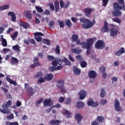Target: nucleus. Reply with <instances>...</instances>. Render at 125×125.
I'll return each instance as SVG.
<instances>
[{
  "instance_id": "f257e3e1",
  "label": "nucleus",
  "mask_w": 125,
  "mask_h": 125,
  "mask_svg": "<svg viewBox=\"0 0 125 125\" xmlns=\"http://www.w3.org/2000/svg\"><path fill=\"white\" fill-rule=\"evenodd\" d=\"M95 42H96V38L94 37L93 38H90L86 40L85 42H82L81 43V45L82 48L87 49L86 53L87 55H89L90 52H91V46L93 45Z\"/></svg>"
},
{
  "instance_id": "f03ea898",
  "label": "nucleus",
  "mask_w": 125,
  "mask_h": 125,
  "mask_svg": "<svg viewBox=\"0 0 125 125\" xmlns=\"http://www.w3.org/2000/svg\"><path fill=\"white\" fill-rule=\"evenodd\" d=\"M113 6L114 7V9L116 11H114L112 12V15L115 17H119L120 16H122V12L120 10H124L125 11V5L123 6H121L120 4L118 2H115L113 4Z\"/></svg>"
},
{
  "instance_id": "7ed1b4c3",
  "label": "nucleus",
  "mask_w": 125,
  "mask_h": 125,
  "mask_svg": "<svg viewBox=\"0 0 125 125\" xmlns=\"http://www.w3.org/2000/svg\"><path fill=\"white\" fill-rule=\"evenodd\" d=\"M80 20L81 23H83L82 24L83 29H90L92 28L93 24H95V20H93V22L87 19L81 18Z\"/></svg>"
},
{
  "instance_id": "20e7f679",
  "label": "nucleus",
  "mask_w": 125,
  "mask_h": 125,
  "mask_svg": "<svg viewBox=\"0 0 125 125\" xmlns=\"http://www.w3.org/2000/svg\"><path fill=\"white\" fill-rule=\"evenodd\" d=\"M12 104V102L9 100L6 103L3 104L2 105V108H0V112L2 113V114H9L10 113L9 109H8V107Z\"/></svg>"
},
{
  "instance_id": "39448f33",
  "label": "nucleus",
  "mask_w": 125,
  "mask_h": 125,
  "mask_svg": "<svg viewBox=\"0 0 125 125\" xmlns=\"http://www.w3.org/2000/svg\"><path fill=\"white\" fill-rule=\"evenodd\" d=\"M57 83H58L57 87H58L60 90L63 93H66V88H65L64 86V81L63 80H59L57 81Z\"/></svg>"
},
{
  "instance_id": "423d86ee",
  "label": "nucleus",
  "mask_w": 125,
  "mask_h": 125,
  "mask_svg": "<svg viewBox=\"0 0 125 125\" xmlns=\"http://www.w3.org/2000/svg\"><path fill=\"white\" fill-rule=\"evenodd\" d=\"M119 30H120V27L117 25H115L112 28L110 29V36L112 38L114 37H117L118 36V33H119Z\"/></svg>"
},
{
  "instance_id": "0eeeda50",
  "label": "nucleus",
  "mask_w": 125,
  "mask_h": 125,
  "mask_svg": "<svg viewBox=\"0 0 125 125\" xmlns=\"http://www.w3.org/2000/svg\"><path fill=\"white\" fill-rule=\"evenodd\" d=\"M88 76L90 79V82L93 83L94 80H95L97 77V73L95 71L91 70L88 72Z\"/></svg>"
},
{
  "instance_id": "6e6552de",
  "label": "nucleus",
  "mask_w": 125,
  "mask_h": 125,
  "mask_svg": "<svg viewBox=\"0 0 125 125\" xmlns=\"http://www.w3.org/2000/svg\"><path fill=\"white\" fill-rule=\"evenodd\" d=\"M95 47L97 49H103L105 47V43L103 41L98 40L95 44Z\"/></svg>"
},
{
  "instance_id": "1a4fd4ad",
  "label": "nucleus",
  "mask_w": 125,
  "mask_h": 125,
  "mask_svg": "<svg viewBox=\"0 0 125 125\" xmlns=\"http://www.w3.org/2000/svg\"><path fill=\"white\" fill-rule=\"evenodd\" d=\"M34 36L35 37V39L37 42H40L42 41V38L41 37H43V34L42 32H36L34 33Z\"/></svg>"
},
{
  "instance_id": "9d476101",
  "label": "nucleus",
  "mask_w": 125,
  "mask_h": 125,
  "mask_svg": "<svg viewBox=\"0 0 125 125\" xmlns=\"http://www.w3.org/2000/svg\"><path fill=\"white\" fill-rule=\"evenodd\" d=\"M94 11V9L86 8L84 9V13L87 17H91V13Z\"/></svg>"
},
{
  "instance_id": "9b49d317",
  "label": "nucleus",
  "mask_w": 125,
  "mask_h": 125,
  "mask_svg": "<svg viewBox=\"0 0 125 125\" xmlns=\"http://www.w3.org/2000/svg\"><path fill=\"white\" fill-rule=\"evenodd\" d=\"M83 116L81 114V113H76L75 115V118L77 122V124L79 125H82V120H83Z\"/></svg>"
},
{
  "instance_id": "f8f14e48",
  "label": "nucleus",
  "mask_w": 125,
  "mask_h": 125,
  "mask_svg": "<svg viewBox=\"0 0 125 125\" xmlns=\"http://www.w3.org/2000/svg\"><path fill=\"white\" fill-rule=\"evenodd\" d=\"M114 108L117 112H120L122 110V107H121V104H120V102L119 100L116 99L115 100V102L114 104Z\"/></svg>"
},
{
  "instance_id": "ddd939ff",
  "label": "nucleus",
  "mask_w": 125,
  "mask_h": 125,
  "mask_svg": "<svg viewBox=\"0 0 125 125\" xmlns=\"http://www.w3.org/2000/svg\"><path fill=\"white\" fill-rule=\"evenodd\" d=\"M72 40L73 42H76L78 45H81V40L79 39V36L77 34H73L72 35Z\"/></svg>"
},
{
  "instance_id": "4468645a",
  "label": "nucleus",
  "mask_w": 125,
  "mask_h": 125,
  "mask_svg": "<svg viewBox=\"0 0 125 125\" xmlns=\"http://www.w3.org/2000/svg\"><path fill=\"white\" fill-rule=\"evenodd\" d=\"M24 15L26 17V18L28 19V20H32L33 16L32 15V13H31V11L30 10H26L24 11Z\"/></svg>"
},
{
  "instance_id": "2eb2a0df",
  "label": "nucleus",
  "mask_w": 125,
  "mask_h": 125,
  "mask_svg": "<svg viewBox=\"0 0 125 125\" xmlns=\"http://www.w3.org/2000/svg\"><path fill=\"white\" fill-rule=\"evenodd\" d=\"M51 64L53 66L55 67H57V65H62V60L59 59L54 60L52 62Z\"/></svg>"
},
{
  "instance_id": "dca6fc26",
  "label": "nucleus",
  "mask_w": 125,
  "mask_h": 125,
  "mask_svg": "<svg viewBox=\"0 0 125 125\" xmlns=\"http://www.w3.org/2000/svg\"><path fill=\"white\" fill-rule=\"evenodd\" d=\"M79 95H80V100H83V99H84L86 96V92L85 91L83 90H81L78 93Z\"/></svg>"
},
{
  "instance_id": "f3484780",
  "label": "nucleus",
  "mask_w": 125,
  "mask_h": 125,
  "mask_svg": "<svg viewBox=\"0 0 125 125\" xmlns=\"http://www.w3.org/2000/svg\"><path fill=\"white\" fill-rule=\"evenodd\" d=\"M101 32L102 33H106V32H109V28H108V22L106 21L104 22V25L101 29Z\"/></svg>"
},
{
  "instance_id": "a211bd4d",
  "label": "nucleus",
  "mask_w": 125,
  "mask_h": 125,
  "mask_svg": "<svg viewBox=\"0 0 125 125\" xmlns=\"http://www.w3.org/2000/svg\"><path fill=\"white\" fill-rule=\"evenodd\" d=\"M8 16L11 17V21L12 22H16V14L13 12H9L8 13Z\"/></svg>"
},
{
  "instance_id": "6ab92c4d",
  "label": "nucleus",
  "mask_w": 125,
  "mask_h": 125,
  "mask_svg": "<svg viewBox=\"0 0 125 125\" xmlns=\"http://www.w3.org/2000/svg\"><path fill=\"white\" fill-rule=\"evenodd\" d=\"M73 71L74 75L79 76L81 75V69H79L77 66H74L73 68Z\"/></svg>"
},
{
  "instance_id": "aec40b11",
  "label": "nucleus",
  "mask_w": 125,
  "mask_h": 125,
  "mask_svg": "<svg viewBox=\"0 0 125 125\" xmlns=\"http://www.w3.org/2000/svg\"><path fill=\"white\" fill-rule=\"evenodd\" d=\"M87 104L88 106H92V107H96L97 106H98V103H94L92 99H90L89 100L88 102H87Z\"/></svg>"
},
{
  "instance_id": "412c9836",
  "label": "nucleus",
  "mask_w": 125,
  "mask_h": 125,
  "mask_svg": "<svg viewBox=\"0 0 125 125\" xmlns=\"http://www.w3.org/2000/svg\"><path fill=\"white\" fill-rule=\"evenodd\" d=\"M44 79L48 82H50L53 79V75L52 73L46 74L44 76Z\"/></svg>"
},
{
  "instance_id": "4be33fe9",
  "label": "nucleus",
  "mask_w": 125,
  "mask_h": 125,
  "mask_svg": "<svg viewBox=\"0 0 125 125\" xmlns=\"http://www.w3.org/2000/svg\"><path fill=\"white\" fill-rule=\"evenodd\" d=\"M123 53H125V48H124V47H121L119 51H117L115 52V55L120 56V55H122Z\"/></svg>"
},
{
  "instance_id": "5701e85b",
  "label": "nucleus",
  "mask_w": 125,
  "mask_h": 125,
  "mask_svg": "<svg viewBox=\"0 0 125 125\" xmlns=\"http://www.w3.org/2000/svg\"><path fill=\"white\" fill-rule=\"evenodd\" d=\"M43 104L44 106H51V99H45L43 101Z\"/></svg>"
},
{
  "instance_id": "b1692460",
  "label": "nucleus",
  "mask_w": 125,
  "mask_h": 125,
  "mask_svg": "<svg viewBox=\"0 0 125 125\" xmlns=\"http://www.w3.org/2000/svg\"><path fill=\"white\" fill-rule=\"evenodd\" d=\"M60 123H61V121L52 120L49 121V124L50 125H59Z\"/></svg>"
},
{
  "instance_id": "393cba45",
  "label": "nucleus",
  "mask_w": 125,
  "mask_h": 125,
  "mask_svg": "<svg viewBox=\"0 0 125 125\" xmlns=\"http://www.w3.org/2000/svg\"><path fill=\"white\" fill-rule=\"evenodd\" d=\"M20 26H21V27H23V28H24V29H28L30 25L29 24V23H28V22L20 21Z\"/></svg>"
},
{
  "instance_id": "a878e982",
  "label": "nucleus",
  "mask_w": 125,
  "mask_h": 125,
  "mask_svg": "<svg viewBox=\"0 0 125 125\" xmlns=\"http://www.w3.org/2000/svg\"><path fill=\"white\" fill-rule=\"evenodd\" d=\"M70 51L71 52H72V53H75V54H81V53H82V50L76 48L71 49Z\"/></svg>"
},
{
  "instance_id": "bb28decb",
  "label": "nucleus",
  "mask_w": 125,
  "mask_h": 125,
  "mask_svg": "<svg viewBox=\"0 0 125 125\" xmlns=\"http://www.w3.org/2000/svg\"><path fill=\"white\" fill-rule=\"evenodd\" d=\"M19 62V61L17 58L13 57H11V64L12 65H15L16 64L18 63Z\"/></svg>"
},
{
  "instance_id": "cd10ccee",
  "label": "nucleus",
  "mask_w": 125,
  "mask_h": 125,
  "mask_svg": "<svg viewBox=\"0 0 125 125\" xmlns=\"http://www.w3.org/2000/svg\"><path fill=\"white\" fill-rule=\"evenodd\" d=\"M62 114L63 115H67V118L68 119H69V118H72V116H71L72 113L70 111H69L67 110L64 109L62 111Z\"/></svg>"
},
{
  "instance_id": "c85d7f7f",
  "label": "nucleus",
  "mask_w": 125,
  "mask_h": 125,
  "mask_svg": "<svg viewBox=\"0 0 125 125\" xmlns=\"http://www.w3.org/2000/svg\"><path fill=\"white\" fill-rule=\"evenodd\" d=\"M54 5L55 7V11L56 12H59L60 7H59V1L58 0H56L54 1Z\"/></svg>"
},
{
  "instance_id": "c756f323",
  "label": "nucleus",
  "mask_w": 125,
  "mask_h": 125,
  "mask_svg": "<svg viewBox=\"0 0 125 125\" xmlns=\"http://www.w3.org/2000/svg\"><path fill=\"white\" fill-rule=\"evenodd\" d=\"M64 62L65 65H67L68 66H71L72 64L71 63V62H70L68 59L66 58H64L63 60H62V62Z\"/></svg>"
},
{
  "instance_id": "7c9ffc66",
  "label": "nucleus",
  "mask_w": 125,
  "mask_h": 125,
  "mask_svg": "<svg viewBox=\"0 0 125 125\" xmlns=\"http://www.w3.org/2000/svg\"><path fill=\"white\" fill-rule=\"evenodd\" d=\"M84 106V104L82 102H79L76 104V107L78 109H82Z\"/></svg>"
},
{
  "instance_id": "2f4dec72",
  "label": "nucleus",
  "mask_w": 125,
  "mask_h": 125,
  "mask_svg": "<svg viewBox=\"0 0 125 125\" xmlns=\"http://www.w3.org/2000/svg\"><path fill=\"white\" fill-rule=\"evenodd\" d=\"M26 90H27L28 93L31 96H32V95H34V94H35V92H34V89H33V88H32L31 87H30V88H28Z\"/></svg>"
},
{
  "instance_id": "473e14b6",
  "label": "nucleus",
  "mask_w": 125,
  "mask_h": 125,
  "mask_svg": "<svg viewBox=\"0 0 125 125\" xmlns=\"http://www.w3.org/2000/svg\"><path fill=\"white\" fill-rule=\"evenodd\" d=\"M64 22L66 26H67L68 28H71V27H72V23L71 22V21H70V20L67 19L64 21Z\"/></svg>"
},
{
  "instance_id": "72a5a7b5",
  "label": "nucleus",
  "mask_w": 125,
  "mask_h": 125,
  "mask_svg": "<svg viewBox=\"0 0 125 125\" xmlns=\"http://www.w3.org/2000/svg\"><path fill=\"white\" fill-rule=\"evenodd\" d=\"M97 120L99 123H103L104 121L105 120V118L103 116H98L97 118Z\"/></svg>"
},
{
  "instance_id": "f704fd0d",
  "label": "nucleus",
  "mask_w": 125,
  "mask_h": 125,
  "mask_svg": "<svg viewBox=\"0 0 125 125\" xmlns=\"http://www.w3.org/2000/svg\"><path fill=\"white\" fill-rule=\"evenodd\" d=\"M55 52L57 53L58 55H60V46L59 45H57L55 49Z\"/></svg>"
},
{
  "instance_id": "c9c22d12",
  "label": "nucleus",
  "mask_w": 125,
  "mask_h": 125,
  "mask_svg": "<svg viewBox=\"0 0 125 125\" xmlns=\"http://www.w3.org/2000/svg\"><path fill=\"white\" fill-rule=\"evenodd\" d=\"M100 96L102 98H104L106 96V93L105 92V90L104 89L102 88L101 89Z\"/></svg>"
},
{
  "instance_id": "e433bc0d",
  "label": "nucleus",
  "mask_w": 125,
  "mask_h": 125,
  "mask_svg": "<svg viewBox=\"0 0 125 125\" xmlns=\"http://www.w3.org/2000/svg\"><path fill=\"white\" fill-rule=\"evenodd\" d=\"M12 49L14 51H18L19 52L20 51V47H19V45L17 44L12 47Z\"/></svg>"
},
{
  "instance_id": "4c0bfd02",
  "label": "nucleus",
  "mask_w": 125,
  "mask_h": 125,
  "mask_svg": "<svg viewBox=\"0 0 125 125\" xmlns=\"http://www.w3.org/2000/svg\"><path fill=\"white\" fill-rule=\"evenodd\" d=\"M42 42L44 44H46V45H50V41L48 39H43Z\"/></svg>"
},
{
  "instance_id": "58836bf2",
  "label": "nucleus",
  "mask_w": 125,
  "mask_h": 125,
  "mask_svg": "<svg viewBox=\"0 0 125 125\" xmlns=\"http://www.w3.org/2000/svg\"><path fill=\"white\" fill-rule=\"evenodd\" d=\"M1 44L2 46H4V47L7 46V42L6 41V40L4 38H2Z\"/></svg>"
},
{
  "instance_id": "ea45409f",
  "label": "nucleus",
  "mask_w": 125,
  "mask_h": 125,
  "mask_svg": "<svg viewBox=\"0 0 125 125\" xmlns=\"http://www.w3.org/2000/svg\"><path fill=\"white\" fill-rule=\"evenodd\" d=\"M35 8L39 13H42L43 12V9L39 6H36Z\"/></svg>"
},
{
  "instance_id": "a19ab883",
  "label": "nucleus",
  "mask_w": 125,
  "mask_h": 125,
  "mask_svg": "<svg viewBox=\"0 0 125 125\" xmlns=\"http://www.w3.org/2000/svg\"><path fill=\"white\" fill-rule=\"evenodd\" d=\"M17 36H18V32L16 31L11 36V38L12 39L13 41H15V40H16V38L17 37Z\"/></svg>"
},
{
  "instance_id": "79ce46f5",
  "label": "nucleus",
  "mask_w": 125,
  "mask_h": 125,
  "mask_svg": "<svg viewBox=\"0 0 125 125\" xmlns=\"http://www.w3.org/2000/svg\"><path fill=\"white\" fill-rule=\"evenodd\" d=\"M70 4H71V3L69 1H67L65 2L64 4L63 5V8L65 9H67L68 8V7L70 6Z\"/></svg>"
},
{
  "instance_id": "37998d69",
  "label": "nucleus",
  "mask_w": 125,
  "mask_h": 125,
  "mask_svg": "<svg viewBox=\"0 0 125 125\" xmlns=\"http://www.w3.org/2000/svg\"><path fill=\"white\" fill-rule=\"evenodd\" d=\"M58 22L60 25V28H64V27H65V23H64L63 21L58 20Z\"/></svg>"
},
{
  "instance_id": "c03bdc74",
  "label": "nucleus",
  "mask_w": 125,
  "mask_h": 125,
  "mask_svg": "<svg viewBox=\"0 0 125 125\" xmlns=\"http://www.w3.org/2000/svg\"><path fill=\"white\" fill-rule=\"evenodd\" d=\"M6 125H19V124L17 122H7L6 123Z\"/></svg>"
},
{
  "instance_id": "a18cd8bd",
  "label": "nucleus",
  "mask_w": 125,
  "mask_h": 125,
  "mask_svg": "<svg viewBox=\"0 0 125 125\" xmlns=\"http://www.w3.org/2000/svg\"><path fill=\"white\" fill-rule=\"evenodd\" d=\"M71 102H72L71 98H68L65 100L64 104H65V105H69V104H71Z\"/></svg>"
},
{
  "instance_id": "49530a36",
  "label": "nucleus",
  "mask_w": 125,
  "mask_h": 125,
  "mask_svg": "<svg viewBox=\"0 0 125 125\" xmlns=\"http://www.w3.org/2000/svg\"><path fill=\"white\" fill-rule=\"evenodd\" d=\"M80 65L82 68H85L87 65V63L84 61H82L80 62Z\"/></svg>"
},
{
  "instance_id": "de8ad7c7",
  "label": "nucleus",
  "mask_w": 125,
  "mask_h": 125,
  "mask_svg": "<svg viewBox=\"0 0 125 125\" xmlns=\"http://www.w3.org/2000/svg\"><path fill=\"white\" fill-rule=\"evenodd\" d=\"M45 81V80H44V78L41 77L38 81L37 83H38V84H40V83H44Z\"/></svg>"
},
{
  "instance_id": "09e8293b",
  "label": "nucleus",
  "mask_w": 125,
  "mask_h": 125,
  "mask_svg": "<svg viewBox=\"0 0 125 125\" xmlns=\"http://www.w3.org/2000/svg\"><path fill=\"white\" fill-rule=\"evenodd\" d=\"M9 6L7 5H4L0 7V10H4L5 9H8Z\"/></svg>"
},
{
  "instance_id": "8fccbe9b",
  "label": "nucleus",
  "mask_w": 125,
  "mask_h": 125,
  "mask_svg": "<svg viewBox=\"0 0 125 125\" xmlns=\"http://www.w3.org/2000/svg\"><path fill=\"white\" fill-rule=\"evenodd\" d=\"M112 20L113 22H116V23H118L119 24L121 23V22H122V21L118 18L112 19Z\"/></svg>"
},
{
  "instance_id": "3c124183",
  "label": "nucleus",
  "mask_w": 125,
  "mask_h": 125,
  "mask_svg": "<svg viewBox=\"0 0 125 125\" xmlns=\"http://www.w3.org/2000/svg\"><path fill=\"white\" fill-rule=\"evenodd\" d=\"M47 59L50 60V61H54V60H56V59H55V57L49 55L47 56Z\"/></svg>"
},
{
  "instance_id": "603ef678",
  "label": "nucleus",
  "mask_w": 125,
  "mask_h": 125,
  "mask_svg": "<svg viewBox=\"0 0 125 125\" xmlns=\"http://www.w3.org/2000/svg\"><path fill=\"white\" fill-rule=\"evenodd\" d=\"M103 1V6H107V4H108V2L109 0H102Z\"/></svg>"
},
{
  "instance_id": "864d4df0",
  "label": "nucleus",
  "mask_w": 125,
  "mask_h": 125,
  "mask_svg": "<svg viewBox=\"0 0 125 125\" xmlns=\"http://www.w3.org/2000/svg\"><path fill=\"white\" fill-rule=\"evenodd\" d=\"M43 76V73L42 72V71L38 72L37 73V77L38 78H42V77Z\"/></svg>"
},
{
  "instance_id": "5fc2aeb1",
  "label": "nucleus",
  "mask_w": 125,
  "mask_h": 125,
  "mask_svg": "<svg viewBox=\"0 0 125 125\" xmlns=\"http://www.w3.org/2000/svg\"><path fill=\"white\" fill-rule=\"evenodd\" d=\"M100 70L101 73H104V72L106 71V67L104 66H101L100 68Z\"/></svg>"
},
{
  "instance_id": "6e6d98bb",
  "label": "nucleus",
  "mask_w": 125,
  "mask_h": 125,
  "mask_svg": "<svg viewBox=\"0 0 125 125\" xmlns=\"http://www.w3.org/2000/svg\"><path fill=\"white\" fill-rule=\"evenodd\" d=\"M65 101V98L63 97H60L59 98V102L60 103H63Z\"/></svg>"
},
{
  "instance_id": "4d7b16f0",
  "label": "nucleus",
  "mask_w": 125,
  "mask_h": 125,
  "mask_svg": "<svg viewBox=\"0 0 125 125\" xmlns=\"http://www.w3.org/2000/svg\"><path fill=\"white\" fill-rule=\"evenodd\" d=\"M42 101H43V100H42V99H41L40 100H38L36 103V106H39V105L41 104V103H42Z\"/></svg>"
},
{
  "instance_id": "13d9d810",
  "label": "nucleus",
  "mask_w": 125,
  "mask_h": 125,
  "mask_svg": "<svg viewBox=\"0 0 125 125\" xmlns=\"http://www.w3.org/2000/svg\"><path fill=\"white\" fill-rule=\"evenodd\" d=\"M106 103H107V100L105 99H102L100 101V104H101V105H105Z\"/></svg>"
},
{
  "instance_id": "bf43d9fd",
  "label": "nucleus",
  "mask_w": 125,
  "mask_h": 125,
  "mask_svg": "<svg viewBox=\"0 0 125 125\" xmlns=\"http://www.w3.org/2000/svg\"><path fill=\"white\" fill-rule=\"evenodd\" d=\"M1 89L3 90V92L5 93V94H7L8 93V90L5 87H1Z\"/></svg>"
},
{
  "instance_id": "052dcab7",
  "label": "nucleus",
  "mask_w": 125,
  "mask_h": 125,
  "mask_svg": "<svg viewBox=\"0 0 125 125\" xmlns=\"http://www.w3.org/2000/svg\"><path fill=\"white\" fill-rule=\"evenodd\" d=\"M54 26V21H50L49 23V27L52 28Z\"/></svg>"
},
{
  "instance_id": "680f3d73",
  "label": "nucleus",
  "mask_w": 125,
  "mask_h": 125,
  "mask_svg": "<svg viewBox=\"0 0 125 125\" xmlns=\"http://www.w3.org/2000/svg\"><path fill=\"white\" fill-rule=\"evenodd\" d=\"M64 1L62 0H60V5L61 8H63L64 7Z\"/></svg>"
},
{
  "instance_id": "e2e57ef3",
  "label": "nucleus",
  "mask_w": 125,
  "mask_h": 125,
  "mask_svg": "<svg viewBox=\"0 0 125 125\" xmlns=\"http://www.w3.org/2000/svg\"><path fill=\"white\" fill-rule=\"evenodd\" d=\"M121 4V5H123V6H124V5H125V1L124 0H119L118 1V4Z\"/></svg>"
},
{
  "instance_id": "0e129e2a",
  "label": "nucleus",
  "mask_w": 125,
  "mask_h": 125,
  "mask_svg": "<svg viewBox=\"0 0 125 125\" xmlns=\"http://www.w3.org/2000/svg\"><path fill=\"white\" fill-rule=\"evenodd\" d=\"M14 118V116H13V114H11L7 117V120H12V119Z\"/></svg>"
},
{
  "instance_id": "69168bd1",
  "label": "nucleus",
  "mask_w": 125,
  "mask_h": 125,
  "mask_svg": "<svg viewBox=\"0 0 125 125\" xmlns=\"http://www.w3.org/2000/svg\"><path fill=\"white\" fill-rule=\"evenodd\" d=\"M44 15H50V11L48 10H46L44 13H43Z\"/></svg>"
},
{
  "instance_id": "338daca9",
  "label": "nucleus",
  "mask_w": 125,
  "mask_h": 125,
  "mask_svg": "<svg viewBox=\"0 0 125 125\" xmlns=\"http://www.w3.org/2000/svg\"><path fill=\"white\" fill-rule=\"evenodd\" d=\"M49 70L50 72H54V71L56 70V67L55 66H52L49 68Z\"/></svg>"
},
{
  "instance_id": "774afa93",
  "label": "nucleus",
  "mask_w": 125,
  "mask_h": 125,
  "mask_svg": "<svg viewBox=\"0 0 125 125\" xmlns=\"http://www.w3.org/2000/svg\"><path fill=\"white\" fill-rule=\"evenodd\" d=\"M29 42L31 44H36V41H35V40L34 39H31L29 41Z\"/></svg>"
}]
</instances>
